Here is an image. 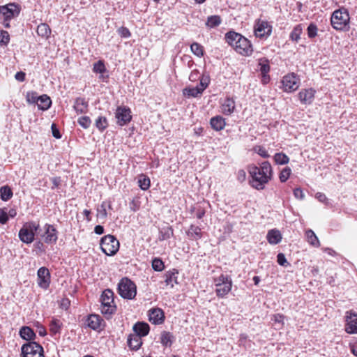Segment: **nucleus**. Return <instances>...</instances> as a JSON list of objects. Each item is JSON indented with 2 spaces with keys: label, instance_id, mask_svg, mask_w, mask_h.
Wrapping results in <instances>:
<instances>
[{
  "label": "nucleus",
  "instance_id": "e2e57ef3",
  "mask_svg": "<svg viewBox=\"0 0 357 357\" xmlns=\"http://www.w3.org/2000/svg\"><path fill=\"white\" fill-rule=\"evenodd\" d=\"M284 316L282 314H275L273 315L272 318V321H273L275 323H278L283 324H284Z\"/></svg>",
  "mask_w": 357,
  "mask_h": 357
},
{
  "label": "nucleus",
  "instance_id": "69168bd1",
  "mask_svg": "<svg viewBox=\"0 0 357 357\" xmlns=\"http://www.w3.org/2000/svg\"><path fill=\"white\" fill-rule=\"evenodd\" d=\"M199 73L197 70H192L190 75H189V79L191 82H195L199 78Z\"/></svg>",
  "mask_w": 357,
  "mask_h": 357
},
{
  "label": "nucleus",
  "instance_id": "1a4fd4ad",
  "mask_svg": "<svg viewBox=\"0 0 357 357\" xmlns=\"http://www.w3.org/2000/svg\"><path fill=\"white\" fill-rule=\"evenodd\" d=\"M21 357H45L43 347L34 341L24 344L21 347Z\"/></svg>",
  "mask_w": 357,
  "mask_h": 357
},
{
  "label": "nucleus",
  "instance_id": "a18cd8bd",
  "mask_svg": "<svg viewBox=\"0 0 357 357\" xmlns=\"http://www.w3.org/2000/svg\"><path fill=\"white\" fill-rule=\"evenodd\" d=\"M291 174V169L289 167H285L282 169L279 174V178L280 182L284 183L286 182L288 178H289L290 175Z\"/></svg>",
  "mask_w": 357,
  "mask_h": 357
},
{
  "label": "nucleus",
  "instance_id": "393cba45",
  "mask_svg": "<svg viewBox=\"0 0 357 357\" xmlns=\"http://www.w3.org/2000/svg\"><path fill=\"white\" fill-rule=\"evenodd\" d=\"M282 234L280 231L276 229H271L268 231L266 239L271 245H277L282 241Z\"/></svg>",
  "mask_w": 357,
  "mask_h": 357
},
{
  "label": "nucleus",
  "instance_id": "680f3d73",
  "mask_svg": "<svg viewBox=\"0 0 357 357\" xmlns=\"http://www.w3.org/2000/svg\"><path fill=\"white\" fill-rule=\"evenodd\" d=\"M293 193L296 199H303L305 197L304 192L300 188H295Z\"/></svg>",
  "mask_w": 357,
  "mask_h": 357
},
{
  "label": "nucleus",
  "instance_id": "13d9d810",
  "mask_svg": "<svg viewBox=\"0 0 357 357\" xmlns=\"http://www.w3.org/2000/svg\"><path fill=\"white\" fill-rule=\"evenodd\" d=\"M239 345L246 347L248 345L250 346V341L248 340V336L245 334H241L239 337Z\"/></svg>",
  "mask_w": 357,
  "mask_h": 357
},
{
  "label": "nucleus",
  "instance_id": "a19ab883",
  "mask_svg": "<svg viewBox=\"0 0 357 357\" xmlns=\"http://www.w3.org/2000/svg\"><path fill=\"white\" fill-rule=\"evenodd\" d=\"M259 70L261 75L268 74L270 71L269 61L266 58H261L259 60Z\"/></svg>",
  "mask_w": 357,
  "mask_h": 357
},
{
  "label": "nucleus",
  "instance_id": "b1692460",
  "mask_svg": "<svg viewBox=\"0 0 357 357\" xmlns=\"http://www.w3.org/2000/svg\"><path fill=\"white\" fill-rule=\"evenodd\" d=\"M135 335H139L140 337L147 335L150 331L149 325L145 322H137L133 326Z\"/></svg>",
  "mask_w": 357,
  "mask_h": 357
},
{
  "label": "nucleus",
  "instance_id": "6e6d98bb",
  "mask_svg": "<svg viewBox=\"0 0 357 357\" xmlns=\"http://www.w3.org/2000/svg\"><path fill=\"white\" fill-rule=\"evenodd\" d=\"M118 34L123 38H128L131 36L130 30L126 26H121L117 29Z\"/></svg>",
  "mask_w": 357,
  "mask_h": 357
},
{
  "label": "nucleus",
  "instance_id": "0e129e2a",
  "mask_svg": "<svg viewBox=\"0 0 357 357\" xmlns=\"http://www.w3.org/2000/svg\"><path fill=\"white\" fill-rule=\"evenodd\" d=\"M53 185L52 186V189L59 188L61 183V177H53L51 178Z\"/></svg>",
  "mask_w": 357,
  "mask_h": 357
},
{
  "label": "nucleus",
  "instance_id": "f8f14e48",
  "mask_svg": "<svg viewBox=\"0 0 357 357\" xmlns=\"http://www.w3.org/2000/svg\"><path fill=\"white\" fill-rule=\"evenodd\" d=\"M208 82L206 79H201L199 84L195 87L187 86L183 89V94L186 98H196L201 96L203 91L207 88Z\"/></svg>",
  "mask_w": 357,
  "mask_h": 357
},
{
  "label": "nucleus",
  "instance_id": "5fc2aeb1",
  "mask_svg": "<svg viewBox=\"0 0 357 357\" xmlns=\"http://www.w3.org/2000/svg\"><path fill=\"white\" fill-rule=\"evenodd\" d=\"M191 213L195 211V215L197 217V218L198 219H202L206 214V211L205 209L199 206L197 207H193L191 208Z\"/></svg>",
  "mask_w": 357,
  "mask_h": 357
},
{
  "label": "nucleus",
  "instance_id": "774afa93",
  "mask_svg": "<svg viewBox=\"0 0 357 357\" xmlns=\"http://www.w3.org/2000/svg\"><path fill=\"white\" fill-rule=\"evenodd\" d=\"M52 129L53 136L56 139H60L61 137V135L59 130L56 128V126L54 124L52 125Z\"/></svg>",
  "mask_w": 357,
  "mask_h": 357
},
{
  "label": "nucleus",
  "instance_id": "37998d69",
  "mask_svg": "<svg viewBox=\"0 0 357 357\" xmlns=\"http://www.w3.org/2000/svg\"><path fill=\"white\" fill-rule=\"evenodd\" d=\"M173 235V230L171 227H167L166 228H162L160 230L158 239L160 241H165L170 238V237Z\"/></svg>",
  "mask_w": 357,
  "mask_h": 357
},
{
  "label": "nucleus",
  "instance_id": "7c9ffc66",
  "mask_svg": "<svg viewBox=\"0 0 357 357\" xmlns=\"http://www.w3.org/2000/svg\"><path fill=\"white\" fill-rule=\"evenodd\" d=\"M305 236L306 238V241L310 245L315 248H318L320 246V242L319 241V238L312 229H307L305 231Z\"/></svg>",
  "mask_w": 357,
  "mask_h": 357
},
{
  "label": "nucleus",
  "instance_id": "3c124183",
  "mask_svg": "<svg viewBox=\"0 0 357 357\" xmlns=\"http://www.w3.org/2000/svg\"><path fill=\"white\" fill-rule=\"evenodd\" d=\"M8 208L6 207L0 208V224L5 225L8 221Z\"/></svg>",
  "mask_w": 357,
  "mask_h": 357
},
{
  "label": "nucleus",
  "instance_id": "9d476101",
  "mask_svg": "<svg viewBox=\"0 0 357 357\" xmlns=\"http://www.w3.org/2000/svg\"><path fill=\"white\" fill-rule=\"evenodd\" d=\"M281 83L284 92L291 93L299 87L300 79L295 73H289L282 77Z\"/></svg>",
  "mask_w": 357,
  "mask_h": 357
},
{
  "label": "nucleus",
  "instance_id": "bb28decb",
  "mask_svg": "<svg viewBox=\"0 0 357 357\" xmlns=\"http://www.w3.org/2000/svg\"><path fill=\"white\" fill-rule=\"evenodd\" d=\"M127 342L130 349L134 351L138 350L142 344V337L135 334L128 335Z\"/></svg>",
  "mask_w": 357,
  "mask_h": 357
},
{
  "label": "nucleus",
  "instance_id": "4d7b16f0",
  "mask_svg": "<svg viewBox=\"0 0 357 357\" xmlns=\"http://www.w3.org/2000/svg\"><path fill=\"white\" fill-rule=\"evenodd\" d=\"M277 262L279 265L284 267L290 266V264L287 261L285 255L283 253H279L277 255Z\"/></svg>",
  "mask_w": 357,
  "mask_h": 357
},
{
  "label": "nucleus",
  "instance_id": "4be33fe9",
  "mask_svg": "<svg viewBox=\"0 0 357 357\" xmlns=\"http://www.w3.org/2000/svg\"><path fill=\"white\" fill-rule=\"evenodd\" d=\"M236 108V103L232 98L227 97L220 105L221 112L225 115H231Z\"/></svg>",
  "mask_w": 357,
  "mask_h": 357
},
{
  "label": "nucleus",
  "instance_id": "4c0bfd02",
  "mask_svg": "<svg viewBox=\"0 0 357 357\" xmlns=\"http://www.w3.org/2000/svg\"><path fill=\"white\" fill-rule=\"evenodd\" d=\"M62 326L63 324L61 320L52 318L50 323V331L54 334L59 333Z\"/></svg>",
  "mask_w": 357,
  "mask_h": 357
},
{
  "label": "nucleus",
  "instance_id": "f03ea898",
  "mask_svg": "<svg viewBox=\"0 0 357 357\" xmlns=\"http://www.w3.org/2000/svg\"><path fill=\"white\" fill-rule=\"evenodd\" d=\"M225 39L237 53L243 56L252 54L253 49L250 41L241 34L235 31H229L225 34Z\"/></svg>",
  "mask_w": 357,
  "mask_h": 357
},
{
  "label": "nucleus",
  "instance_id": "dca6fc26",
  "mask_svg": "<svg viewBox=\"0 0 357 357\" xmlns=\"http://www.w3.org/2000/svg\"><path fill=\"white\" fill-rule=\"evenodd\" d=\"M20 9L15 3H8L0 6V14L3 15L5 21H9L15 16L18 15Z\"/></svg>",
  "mask_w": 357,
  "mask_h": 357
},
{
  "label": "nucleus",
  "instance_id": "79ce46f5",
  "mask_svg": "<svg viewBox=\"0 0 357 357\" xmlns=\"http://www.w3.org/2000/svg\"><path fill=\"white\" fill-rule=\"evenodd\" d=\"M191 52L198 57L204 56V47L198 43L194 42L190 45Z\"/></svg>",
  "mask_w": 357,
  "mask_h": 357
},
{
  "label": "nucleus",
  "instance_id": "aec40b11",
  "mask_svg": "<svg viewBox=\"0 0 357 357\" xmlns=\"http://www.w3.org/2000/svg\"><path fill=\"white\" fill-rule=\"evenodd\" d=\"M149 319L153 324H161L165 320L164 312L160 308H151L149 310Z\"/></svg>",
  "mask_w": 357,
  "mask_h": 357
},
{
  "label": "nucleus",
  "instance_id": "0eeeda50",
  "mask_svg": "<svg viewBox=\"0 0 357 357\" xmlns=\"http://www.w3.org/2000/svg\"><path fill=\"white\" fill-rule=\"evenodd\" d=\"M273 25L271 22L266 20L257 19L254 24V33L257 38L267 39L272 33Z\"/></svg>",
  "mask_w": 357,
  "mask_h": 357
},
{
  "label": "nucleus",
  "instance_id": "ea45409f",
  "mask_svg": "<svg viewBox=\"0 0 357 357\" xmlns=\"http://www.w3.org/2000/svg\"><path fill=\"white\" fill-rule=\"evenodd\" d=\"M273 160L277 165H286L289 162V158L284 153H276L273 156Z\"/></svg>",
  "mask_w": 357,
  "mask_h": 357
},
{
  "label": "nucleus",
  "instance_id": "ddd939ff",
  "mask_svg": "<svg viewBox=\"0 0 357 357\" xmlns=\"http://www.w3.org/2000/svg\"><path fill=\"white\" fill-rule=\"evenodd\" d=\"M115 117L117 119V124L124 126L130 122L132 119L131 110L126 106H119L116 108Z\"/></svg>",
  "mask_w": 357,
  "mask_h": 357
},
{
  "label": "nucleus",
  "instance_id": "2eb2a0df",
  "mask_svg": "<svg viewBox=\"0 0 357 357\" xmlns=\"http://www.w3.org/2000/svg\"><path fill=\"white\" fill-rule=\"evenodd\" d=\"M38 284L43 289H47L50 287L51 282L50 273L46 267H40L37 272Z\"/></svg>",
  "mask_w": 357,
  "mask_h": 357
},
{
  "label": "nucleus",
  "instance_id": "603ef678",
  "mask_svg": "<svg viewBox=\"0 0 357 357\" xmlns=\"http://www.w3.org/2000/svg\"><path fill=\"white\" fill-rule=\"evenodd\" d=\"M317 26L314 23H311L309 24L307 29V36L310 38H314L317 35Z\"/></svg>",
  "mask_w": 357,
  "mask_h": 357
},
{
  "label": "nucleus",
  "instance_id": "f704fd0d",
  "mask_svg": "<svg viewBox=\"0 0 357 357\" xmlns=\"http://www.w3.org/2000/svg\"><path fill=\"white\" fill-rule=\"evenodd\" d=\"M138 185L142 190H147L151 185V181L149 176L145 174H140L138 177Z\"/></svg>",
  "mask_w": 357,
  "mask_h": 357
},
{
  "label": "nucleus",
  "instance_id": "c85d7f7f",
  "mask_svg": "<svg viewBox=\"0 0 357 357\" xmlns=\"http://www.w3.org/2000/svg\"><path fill=\"white\" fill-rule=\"evenodd\" d=\"M36 32L38 36L47 40L50 37L52 30L47 24L40 23L37 27Z\"/></svg>",
  "mask_w": 357,
  "mask_h": 357
},
{
  "label": "nucleus",
  "instance_id": "7ed1b4c3",
  "mask_svg": "<svg viewBox=\"0 0 357 357\" xmlns=\"http://www.w3.org/2000/svg\"><path fill=\"white\" fill-rule=\"evenodd\" d=\"M100 302L101 313L106 319H110L116 310L114 301V292L109 289L104 290L100 296Z\"/></svg>",
  "mask_w": 357,
  "mask_h": 357
},
{
  "label": "nucleus",
  "instance_id": "412c9836",
  "mask_svg": "<svg viewBox=\"0 0 357 357\" xmlns=\"http://www.w3.org/2000/svg\"><path fill=\"white\" fill-rule=\"evenodd\" d=\"M73 109L77 114H86L89 109L88 101L82 97H77L74 100Z\"/></svg>",
  "mask_w": 357,
  "mask_h": 357
},
{
  "label": "nucleus",
  "instance_id": "09e8293b",
  "mask_svg": "<svg viewBox=\"0 0 357 357\" xmlns=\"http://www.w3.org/2000/svg\"><path fill=\"white\" fill-rule=\"evenodd\" d=\"M253 151L264 158H268L270 156L265 147L262 146L257 145L254 146Z\"/></svg>",
  "mask_w": 357,
  "mask_h": 357
},
{
  "label": "nucleus",
  "instance_id": "4468645a",
  "mask_svg": "<svg viewBox=\"0 0 357 357\" xmlns=\"http://www.w3.org/2000/svg\"><path fill=\"white\" fill-rule=\"evenodd\" d=\"M86 324L91 330L100 331L104 328L105 321L100 315L91 314L87 316Z\"/></svg>",
  "mask_w": 357,
  "mask_h": 357
},
{
  "label": "nucleus",
  "instance_id": "6e6552de",
  "mask_svg": "<svg viewBox=\"0 0 357 357\" xmlns=\"http://www.w3.org/2000/svg\"><path fill=\"white\" fill-rule=\"evenodd\" d=\"M100 248L106 255L112 256L118 252L119 242L116 237L108 234L101 238Z\"/></svg>",
  "mask_w": 357,
  "mask_h": 357
},
{
  "label": "nucleus",
  "instance_id": "e433bc0d",
  "mask_svg": "<svg viewBox=\"0 0 357 357\" xmlns=\"http://www.w3.org/2000/svg\"><path fill=\"white\" fill-rule=\"evenodd\" d=\"M221 18L219 15H211L207 17L206 26L210 29L215 28L221 24Z\"/></svg>",
  "mask_w": 357,
  "mask_h": 357
},
{
  "label": "nucleus",
  "instance_id": "a878e982",
  "mask_svg": "<svg viewBox=\"0 0 357 357\" xmlns=\"http://www.w3.org/2000/svg\"><path fill=\"white\" fill-rule=\"evenodd\" d=\"M210 125L214 130L220 131L223 130L226 126L225 119L220 115L213 116L210 120Z\"/></svg>",
  "mask_w": 357,
  "mask_h": 357
},
{
  "label": "nucleus",
  "instance_id": "20e7f679",
  "mask_svg": "<svg viewBox=\"0 0 357 357\" xmlns=\"http://www.w3.org/2000/svg\"><path fill=\"white\" fill-rule=\"evenodd\" d=\"M215 287V294L219 298H225L231 291L232 288V280L227 275L221 274L213 278Z\"/></svg>",
  "mask_w": 357,
  "mask_h": 357
},
{
  "label": "nucleus",
  "instance_id": "338daca9",
  "mask_svg": "<svg viewBox=\"0 0 357 357\" xmlns=\"http://www.w3.org/2000/svg\"><path fill=\"white\" fill-rule=\"evenodd\" d=\"M25 73L20 71V72H17L15 75V78L19 81V82H23L24 81L25 79Z\"/></svg>",
  "mask_w": 357,
  "mask_h": 357
},
{
  "label": "nucleus",
  "instance_id": "6ab92c4d",
  "mask_svg": "<svg viewBox=\"0 0 357 357\" xmlns=\"http://www.w3.org/2000/svg\"><path fill=\"white\" fill-rule=\"evenodd\" d=\"M316 91L312 88L303 89L298 93V99L303 105H310L315 96Z\"/></svg>",
  "mask_w": 357,
  "mask_h": 357
},
{
  "label": "nucleus",
  "instance_id": "39448f33",
  "mask_svg": "<svg viewBox=\"0 0 357 357\" xmlns=\"http://www.w3.org/2000/svg\"><path fill=\"white\" fill-rule=\"evenodd\" d=\"M39 228L38 222L35 221L25 222L19 231L20 240L26 244L31 243L34 241L36 233Z\"/></svg>",
  "mask_w": 357,
  "mask_h": 357
},
{
  "label": "nucleus",
  "instance_id": "2f4dec72",
  "mask_svg": "<svg viewBox=\"0 0 357 357\" xmlns=\"http://www.w3.org/2000/svg\"><path fill=\"white\" fill-rule=\"evenodd\" d=\"M19 334L21 338L26 340H29V342L34 340L36 337V333L29 326H22L20 330Z\"/></svg>",
  "mask_w": 357,
  "mask_h": 357
},
{
  "label": "nucleus",
  "instance_id": "5701e85b",
  "mask_svg": "<svg viewBox=\"0 0 357 357\" xmlns=\"http://www.w3.org/2000/svg\"><path fill=\"white\" fill-rule=\"evenodd\" d=\"M178 271L175 268L168 271L165 275L166 285L173 288L174 284H178Z\"/></svg>",
  "mask_w": 357,
  "mask_h": 357
},
{
  "label": "nucleus",
  "instance_id": "f3484780",
  "mask_svg": "<svg viewBox=\"0 0 357 357\" xmlns=\"http://www.w3.org/2000/svg\"><path fill=\"white\" fill-rule=\"evenodd\" d=\"M345 331L349 334H357V313L347 312Z\"/></svg>",
  "mask_w": 357,
  "mask_h": 357
},
{
  "label": "nucleus",
  "instance_id": "de8ad7c7",
  "mask_svg": "<svg viewBox=\"0 0 357 357\" xmlns=\"http://www.w3.org/2000/svg\"><path fill=\"white\" fill-rule=\"evenodd\" d=\"M38 97L36 91H29L26 95V100L29 104H37Z\"/></svg>",
  "mask_w": 357,
  "mask_h": 357
},
{
  "label": "nucleus",
  "instance_id": "864d4df0",
  "mask_svg": "<svg viewBox=\"0 0 357 357\" xmlns=\"http://www.w3.org/2000/svg\"><path fill=\"white\" fill-rule=\"evenodd\" d=\"M10 41V36L6 31H0V45H6Z\"/></svg>",
  "mask_w": 357,
  "mask_h": 357
},
{
  "label": "nucleus",
  "instance_id": "c756f323",
  "mask_svg": "<svg viewBox=\"0 0 357 357\" xmlns=\"http://www.w3.org/2000/svg\"><path fill=\"white\" fill-rule=\"evenodd\" d=\"M51 105L52 100L47 95L43 94L38 97L37 105L39 109L43 111L47 110L51 107Z\"/></svg>",
  "mask_w": 357,
  "mask_h": 357
},
{
  "label": "nucleus",
  "instance_id": "052dcab7",
  "mask_svg": "<svg viewBox=\"0 0 357 357\" xmlns=\"http://www.w3.org/2000/svg\"><path fill=\"white\" fill-rule=\"evenodd\" d=\"M98 216H100L102 218H105L107 216L105 203H102L100 205V208L98 209Z\"/></svg>",
  "mask_w": 357,
  "mask_h": 357
},
{
  "label": "nucleus",
  "instance_id": "cd10ccee",
  "mask_svg": "<svg viewBox=\"0 0 357 357\" xmlns=\"http://www.w3.org/2000/svg\"><path fill=\"white\" fill-rule=\"evenodd\" d=\"M189 239L198 241L202 238V231L199 226L191 225L186 232Z\"/></svg>",
  "mask_w": 357,
  "mask_h": 357
},
{
  "label": "nucleus",
  "instance_id": "c03bdc74",
  "mask_svg": "<svg viewBox=\"0 0 357 357\" xmlns=\"http://www.w3.org/2000/svg\"><path fill=\"white\" fill-rule=\"evenodd\" d=\"M151 266L152 268L155 271L158 272L162 271L165 268L164 262L160 258L158 257H155L153 259Z\"/></svg>",
  "mask_w": 357,
  "mask_h": 357
},
{
  "label": "nucleus",
  "instance_id": "f257e3e1",
  "mask_svg": "<svg viewBox=\"0 0 357 357\" xmlns=\"http://www.w3.org/2000/svg\"><path fill=\"white\" fill-rule=\"evenodd\" d=\"M249 173L252 177L251 185L257 190H263L265 185L271 179L273 170L270 162L264 161L259 167H250Z\"/></svg>",
  "mask_w": 357,
  "mask_h": 357
},
{
  "label": "nucleus",
  "instance_id": "8fccbe9b",
  "mask_svg": "<svg viewBox=\"0 0 357 357\" xmlns=\"http://www.w3.org/2000/svg\"><path fill=\"white\" fill-rule=\"evenodd\" d=\"M93 70L96 73H103L106 70V68L105 66L104 62L101 60H99L96 63L93 64Z\"/></svg>",
  "mask_w": 357,
  "mask_h": 357
},
{
  "label": "nucleus",
  "instance_id": "49530a36",
  "mask_svg": "<svg viewBox=\"0 0 357 357\" xmlns=\"http://www.w3.org/2000/svg\"><path fill=\"white\" fill-rule=\"evenodd\" d=\"M77 123L84 129H87L91 124V120L87 116H82L78 119Z\"/></svg>",
  "mask_w": 357,
  "mask_h": 357
},
{
  "label": "nucleus",
  "instance_id": "a211bd4d",
  "mask_svg": "<svg viewBox=\"0 0 357 357\" xmlns=\"http://www.w3.org/2000/svg\"><path fill=\"white\" fill-rule=\"evenodd\" d=\"M45 234L43 235L45 243L47 244L56 243L58 239V231L54 225L45 224L44 225Z\"/></svg>",
  "mask_w": 357,
  "mask_h": 357
},
{
  "label": "nucleus",
  "instance_id": "473e14b6",
  "mask_svg": "<svg viewBox=\"0 0 357 357\" xmlns=\"http://www.w3.org/2000/svg\"><path fill=\"white\" fill-rule=\"evenodd\" d=\"M174 335L170 332L163 331L160 335V342L165 347H171L174 342Z\"/></svg>",
  "mask_w": 357,
  "mask_h": 357
},
{
  "label": "nucleus",
  "instance_id": "c9c22d12",
  "mask_svg": "<svg viewBox=\"0 0 357 357\" xmlns=\"http://www.w3.org/2000/svg\"><path fill=\"white\" fill-rule=\"evenodd\" d=\"M0 195L1 200L7 202L12 198L13 190L8 185H3L0 188Z\"/></svg>",
  "mask_w": 357,
  "mask_h": 357
},
{
  "label": "nucleus",
  "instance_id": "bf43d9fd",
  "mask_svg": "<svg viewBox=\"0 0 357 357\" xmlns=\"http://www.w3.org/2000/svg\"><path fill=\"white\" fill-rule=\"evenodd\" d=\"M315 197L320 202L325 204L326 206L328 205L329 202L326 197V196L321 192H317L315 195Z\"/></svg>",
  "mask_w": 357,
  "mask_h": 357
},
{
  "label": "nucleus",
  "instance_id": "72a5a7b5",
  "mask_svg": "<svg viewBox=\"0 0 357 357\" xmlns=\"http://www.w3.org/2000/svg\"><path fill=\"white\" fill-rule=\"evenodd\" d=\"M303 33L301 24H297L289 34V39L294 43H298L301 39V35Z\"/></svg>",
  "mask_w": 357,
  "mask_h": 357
},
{
  "label": "nucleus",
  "instance_id": "423d86ee",
  "mask_svg": "<svg viewBox=\"0 0 357 357\" xmlns=\"http://www.w3.org/2000/svg\"><path fill=\"white\" fill-rule=\"evenodd\" d=\"M118 293L125 299L132 300L137 294L136 284L129 278H123L118 284Z\"/></svg>",
  "mask_w": 357,
  "mask_h": 357
},
{
  "label": "nucleus",
  "instance_id": "58836bf2",
  "mask_svg": "<svg viewBox=\"0 0 357 357\" xmlns=\"http://www.w3.org/2000/svg\"><path fill=\"white\" fill-rule=\"evenodd\" d=\"M108 121L105 116H99L95 121L96 127L101 132L108 127Z\"/></svg>",
  "mask_w": 357,
  "mask_h": 357
},
{
  "label": "nucleus",
  "instance_id": "9b49d317",
  "mask_svg": "<svg viewBox=\"0 0 357 357\" xmlns=\"http://www.w3.org/2000/svg\"><path fill=\"white\" fill-rule=\"evenodd\" d=\"M350 17L344 8L336 9V30L347 31L349 28Z\"/></svg>",
  "mask_w": 357,
  "mask_h": 357
}]
</instances>
